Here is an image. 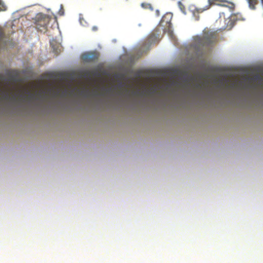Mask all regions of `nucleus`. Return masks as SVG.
I'll use <instances>...</instances> for the list:
<instances>
[{
  "instance_id": "423d86ee",
  "label": "nucleus",
  "mask_w": 263,
  "mask_h": 263,
  "mask_svg": "<svg viewBox=\"0 0 263 263\" xmlns=\"http://www.w3.org/2000/svg\"><path fill=\"white\" fill-rule=\"evenodd\" d=\"M83 58L84 60L87 61H91L94 58V55L91 53H86L83 55Z\"/></svg>"
},
{
  "instance_id": "9d476101",
  "label": "nucleus",
  "mask_w": 263,
  "mask_h": 263,
  "mask_svg": "<svg viewBox=\"0 0 263 263\" xmlns=\"http://www.w3.org/2000/svg\"><path fill=\"white\" fill-rule=\"evenodd\" d=\"M4 98H5V99H9V95H7V94H4Z\"/></svg>"
},
{
  "instance_id": "7ed1b4c3",
  "label": "nucleus",
  "mask_w": 263,
  "mask_h": 263,
  "mask_svg": "<svg viewBox=\"0 0 263 263\" xmlns=\"http://www.w3.org/2000/svg\"><path fill=\"white\" fill-rule=\"evenodd\" d=\"M173 17V14L171 13H167L164 15L160 22V25L164 27V32H168L169 34L172 33L171 30L172 24L171 21Z\"/></svg>"
},
{
  "instance_id": "20e7f679",
  "label": "nucleus",
  "mask_w": 263,
  "mask_h": 263,
  "mask_svg": "<svg viewBox=\"0 0 263 263\" xmlns=\"http://www.w3.org/2000/svg\"><path fill=\"white\" fill-rule=\"evenodd\" d=\"M210 5H217L222 7H228L231 11H233L235 8V5L229 0H208Z\"/></svg>"
},
{
  "instance_id": "f8f14e48",
  "label": "nucleus",
  "mask_w": 263,
  "mask_h": 263,
  "mask_svg": "<svg viewBox=\"0 0 263 263\" xmlns=\"http://www.w3.org/2000/svg\"><path fill=\"white\" fill-rule=\"evenodd\" d=\"M200 9H197L198 12H201L203 11V10L199 11Z\"/></svg>"
},
{
  "instance_id": "9b49d317",
  "label": "nucleus",
  "mask_w": 263,
  "mask_h": 263,
  "mask_svg": "<svg viewBox=\"0 0 263 263\" xmlns=\"http://www.w3.org/2000/svg\"><path fill=\"white\" fill-rule=\"evenodd\" d=\"M97 29V27H93V30H96Z\"/></svg>"
},
{
  "instance_id": "0eeeda50",
  "label": "nucleus",
  "mask_w": 263,
  "mask_h": 263,
  "mask_svg": "<svg viewBox=\"0 0 263 263\" xmlns=\"http://www.w3.org/2000/svg\"><path fill=\"white\" fill-rule=\"evenodd\" d=\"M141 6L145 9H149L152 10H153V7L149 4L142 3L141 4Z\"/></svg>"
},
{
  "instance_id": "6e6552de",
  "label": "nucleus",
  "mask_w": 263,
  "mask_h": 263,
  "mask_svg": "<svg viewBox=\"0 0 263 263\" xmlns=\"http://www.w3.org/2000/svg\"><path fill=\"white\" fill-rule=\"evenodd\" d=\"M6 10V6L1 0H0V11H5Z\"/></svg>"
},
{
  "instance_id": "f03ea898",
  "label": "nucleus",
  "mask_w": 263,
  "mask_h": 263,
  "mask_svg": "<svg viewBox=\"0 0 263 263\" xmlns=\"http://www.w3.org/2000/svg\"><path fill=\"white\" fill-rule=\"evenodd\" d=\"M36 18V28L41 32H45L47 26L50 21L49 17L45 14H38Z\"/></svg>"
},
{
  "instance_id": "f257e3e1",
  "label": "nucleus",
  "mask_w": 263,
  "mask_h": 263,
  "mask_svg": "<svg viewBox=\"0 0 263 263\" xmlns=\"http://www.w3.org/2000/svg\"><path fill=\"white\" fill-rule=\"evenodd\" d=\"M216 41V33L209 30H205L202 36H196L195 41L197 45L201 47L211 46Z\"/></svg>"
},
{
  "instance_id": "1a4fd4ad",
  "label": "nucleus",
  "mask_w": 263,
  "mask_h": 263,
  "mask_svg": "<svg viewBox=\"0 0 263 263\" xmlns=\"http://www.w3.org/2000/svg\"><path fill=\"white\" fill-rule=\"evenodd\" d=\"M59 14L61 15H62L64 14V9L63 7L61 6V8L60 10L59 11Z\"/></svg>"
},
{
  "instance_id": "39448f33",
  "label": "nucleus",
  "mask_w": 263,
  "mask_h": 263,
  "mask_svg": "<svg viewBox=\"0 0 263 263\" xmlns=\"http://www.w3.org/2000/svg\"><path fill=\"white\" fill-rule=\"evenodd\" d=\"M157 35H156L155 33H153L151 34L147 39L148 43L152 44L155 43V41H157Z\"/></svg>"
}]
</instances>
